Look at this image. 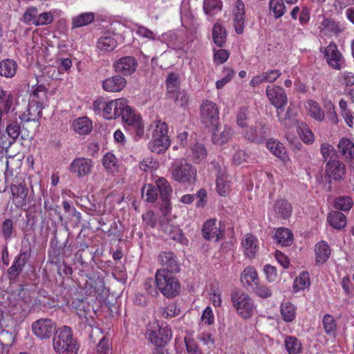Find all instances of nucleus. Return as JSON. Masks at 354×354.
<instances>
[{
	"label": "nucleus",
	"instance_id": "obj_1",
	"mask_svg": "<svg viewBox=\"0 0 354 354\" xmlns=\"http://www.w3.org/2000/svg\"><path fill=\"white\" fill-rule=\"evenodd\" d=\"M266 93L270 104L277 109L279 121L286 125V121L292 117V114L290 107L286 113H284L283 109L288 102V97L285 90L277 85H268L266 86Z\"/></svg>",
	"mask_w": 354,
	"mask_h": 354
},
{
	"label": "nucleus",
	"instance_id": "obj_2",
	"mask_svg": "<svg viewBox=\"0 0 354 354\" xmlns=\"http://www.w3.org/2000/svg\"><path fill=\"white\" fill-rule=\"evenodd\" d=\"M53 346L58 353L77 354L78 347L73 337L72 329L66 326L58 328L53 337Z\"/></svg>",
	"mask_w": 354,
	"mask_h": 354
},
{
	"label": "nucleus",
	"instance_id": "obj_3",
	"mask_svg": "<svg viewBox=\"0 0 354 354\" xmlns=\"http://www.w3.org/2000/svg\"><path fill=\"white\" fill-rule=\"evenodd\" d=\"M85 278L84 286L79 290L91 298L92 301L104 299V295L106 292L104 278L97 272L86 274Z\"/></svg>",
	"mask_w": 354,
	"mask_h": 354
},
{
	"label": "nucleus",
	"instance_id": "obj_4",
	"mask_svg": "<svg viewBox=\"0 0 354 354\" xmlns=\"http://www.w3.org/2000/svg\"><path fill=\"white\" fill-rule=\"evenodd\" d=\"M231 300L236 313L243 319L252 318L256 312L253 299L245 292L234 291L231 293Z\"/></svg>",
	"mask_w": 354,
	"mask_h": 354
},
{
	"label": "nucleus",
	"instance_id": "obj_5",
	"mask_svg": "<svg viewBox=\"0 0 354 354\" xmlns=\"http://www.w3.org/2000/svg\"><path fill=\"white\" fill-rule=\"evenodd\" d=\"M172 178L180 183L191 185L197 179V169L191 163L183 160L175 162L171 168Z\"/></svg>",
	"mask_w": 354,
	"mask_h": 354
},
{
	"label": "nucleus",
	"instance_id": "obj_6",
	"mask_svg": "<svg viewBox=\"0 0 354 354\" xmlns=\"http://www.w3.org/2000/svg\"><path fill=\"white\" fill-rule=\"evenodd\" d=\"M156 287L167 298L176 297L180 290V284L177 278L166 273L165 271H156Z\"/></svg>",
	"mask_w": 354,
	"mask_h": 354
},
{
	"label": "nucleus",
	"instance_id": "obj_7",
	"mask_svg": "<svg viewBox=\"0 0 354 354\" xmlns=\"http://www.w3.org/2000/svg\"><path fill=\"white\" fill-rule=\"evenodd\" d=\"M119 113L129 131L134 132L138 138L143 136L145 133L143 120L141 116L136 114L131 107L127 104L125 100H124V106Z\"/></svg>",
	"mask_w": 354,
	"mask_h": 354
},
{
	"label": "nucleus",
	"instance_id": "obj_8",
	"mask_svg": "<svg viewBox=\"0 0 354 354\" xmlns=\"http://www.w3.org/2000/svg\"><path fill=\"white\" fill-rule=\"evenodd\" d=\"M48 88L40 84L32 86L30 95L31 101L28 106V112L30 115L41 117L42 110L48 102Z\"/></svg>",
	"mask_w": 354,
	"mask_h": 354
},
{
	"label": "nucleus",
	"instance_id": "obj_9",
	"mask_svg": "<svg viewBox=\"0 0 354 354\" xmlns=\"http://www.w3.org/2000/svg\"><path fill=\"white\" fill-rule=\"evenodd\" d=\"M10 199L17 208L26 210L30 203L29 190L24 179L15 180L10 185Z\"/></svg>",
	"mask_w": 354,
	"mask_h": 354
},
{
	"label": "nucleus",
	"instance_id": "obj_10",
	"mask_svg": "<svg viewBox=\"0 0 354 354\" xmlns=\"http://www.w3.org/2000/svg\"><path fill=\"white\" fill-rule=\"evenodd\" d=\"M324 176L328 182L343 181L346 176V165L337 158H330L326 163Z\"/></svg>",
	"mask_w": 354,
	"mask_h": 354
},
{
	"label": "nucleus",
	"instance_id": "obj_11",
	"mask_svg": "<svg viewBox=\"0 0 354 354\" xmlns=\"http://www.w3.org/2000/svg\"><path fill=\"white\" fill-rule=\"evenodd\" d=\"M201 122L207 127H216L219 121V111L216 103L206 100L200 106Z\"/></svg>",
	"mask_w": 354,
	"mask_h": 354
},
{
	"label": "nucleus",
	"instance_id": "obj_12",
	"mask_svg": "<svg viewBox=\"0 0 354 354\" xmlns=\"http://www.w3.org/2000/svg\"><path fill=\"white\" fill-rule=\"evenodd\" d=\"M147 335L149 341L156 346H164L172 337L171 330L163 324H153L148 329Z\"/></svg>",
	"mask_w": 354,
	"mask_h": 354
},
{
	"label": "nucleus",
	"instance_id": "obj_13",
	"mask_svg": "<svg viewBox=\"0 0 354 354\" xmlns=\"http://www.w3.org/2000/svg\"><path fill=\"white\" fill-rule=\"evenodd\" d=\"M242 136L250 142L261 144L264 142L269 135V128L264 124L256 123L255 125L241 130Z\"/></svg>",
	"mask_w": 354,
	"mask_h": 354
},
{
	"label": "nucleus",
	"instance_id": "obj_14",
	"mask_svg": "<svg viewBox=\"0 0 354 354\" xmlns=\"http://www.w3.org/2000/svg\"><path fill=\"white\" fill-rule=\"evenodd\" d=\"M56 328V324L50 319L43 318L35 321L31 329L34 335L39 339L50 338Z\"/></svg>",
	"mask_w": 354,
	"mask_h": 354
},
{
	"label": "nucleus",
	"instance_id": "obj_15",
	"mask_svg": "<svg viewBox=\"0 0 354 354\" xmlns=\"http://www.w3.org/2000/svg\"><path fill=\"white\" fill-rule=\"evenodd\" d=\"M158 260L162 266V270L157 271H165L166 273H178L180 270V263L176 255L172 252H161Z\"/></svg>",
	"mask_w": 354,
	"mask_h": 354
},
{
	"label": "nucleus",
	"instance_id": "obj_16",
	"mask_svg": "<svg viewBox=\"0 0 354 354\" xmlns=\"http://www.w3.org/2000/svg\"><path fill=\"white\" fill-rule=\"evenodd\" d=\"M320 51L323 52L324 58L331 68L335 70L341 69L343 57L335 42H330L324 50L321 48Z\"/></svg>",
	"mask_w": 354,
	"mask_h": 354
},
{
	"label": "nucleus",
	"instance_id": "obj_17",
	"mask_svg": "<svg viewBox=\"0 0 354 354\" xmlns=\"http://www.w3.org/2000/svg\"><path fill=\"white\" fill-rule=\"evenodd\" d=\"M93 167V162L87 158H76L69 166L70 171L76 176L81 178L89 175Z\"/></svg>",
	"mask_w": 354,
	"mask_h": 354
},
{
	"label": "nucleus",
	"instance_id": "obj_18",
	"mask_svg": "<svg viewBox=\"0 0 354 354\" xmlns=\"http://www.w3.org/2000/svg\"><path fill=\"white\" fill-rule=\"evenodd\" d=\"M30 257V249L24 250L21 249L16 256L12 265L8 270V274L10 279H16L23 271L26 263Z\"/></svg>",
	"mask_w": 354,
	"mask_h": 354
},
{
	"label": "nucleus",
	"instance_id": "obj_19",
	"mask_svg": "<svg viewBox=\"0 0 354 354\" xmlns=\"http://www.w3.org/2000/svg\"><path fill=\"white\" fill-rule=\"evenodd\" d=\"M216 223L217 220L216 218L208 219L204 223L202 233L205 239L218 241L223 239L224 229H221V226L218 227ZM219 225H221V223H219Z\"/></svg>",
	"mask_w": 354,
	"mask_h": 354
},
{
	"label": "nucleus",
	"instance_id": "obj_20",
	"mask_svg": "<svg viewBox=\"0 0 354 354\" xmlns=\"http://www.w3.org/2000/svg\"><path fill=\"white\" fill-rule=\"evenodd\" d=\"M156 186L158 188L160 197L164 203V212L167 214L171 209L170 199L172 193V187L169 181L163 178H158L156 180Z\"/></svg>",
	"mask_w": 354,
	"mask_h": 354
},
{
	"label": "nucleus",
	"instance_id": "obj_21",
	"mask_svg": "<svg viewBox=\"0 0 354 354\" xmlns=\"http://www.w3.org/2000/svg\"><path fill=\"white\" fill-rule=\"evenodd\" d=\"M138 66L137 60L132 56H124L113 64L114 71L123 75H131Z\"/></svg>",
	"mask_w": 354,
	"mask_h": 354
},
{
	"label": "nucleus",
	"instance_id": "obj_22",
	"mask_svg": "<svg viewBox=\"0 0 354 354\" xmlns=\"http://www.w3.org/2000/svg\"><path fill=\"white\" fill-rule=\"evenodd\" d=\"M88 299L89 297L79 290L71 301V308L80 317H85L87 312L89 311V304L86 301Z\"/></svg>",
	"mask_w": 354,
	"mask_h": 354
},
{
	"label": "nucleus",
	"instance_id": "obj_23",
	"mask_svg": "<svg viewBox=\"0 0 354 354\" xmlns=\"http://www.w3.org/2000/svg\"><path fill=\"white\" fill-rule=\"evenodd\" d=\"M225 169L218 167L216 175V192L221 196H227L231 190V182Z\"/></svg>",
	"mask_w": 354,
	"mask_h": 354
},
{
	"label": "nucleus",
	"instance_id": "obj_24",
	"mask_svg": "<svg viewBox=\"0 0 354 354\" xmlns=\"http://www.w3.org/2000/svg\"><path fill=\"white\" fill-rule=\"evenodd\" d=\"M337 148L344 160L351 167H354V143L347 138H342Z\"/></svg>",
	"mask_w": 354,
	"mask_h": 354
},
{
	"label": "nucleus",
	"instance_id": "obj_25",
	"mask_svg": "<svg viewBox=\"0 0 354 354\" xmlns=\"http://www.w3.org/2000/svg\"><path fill=\"white\" fill-rule=\"evenodd\" d=\"M124 100L118 98L114 100L106 101L102 113L103 117L109 120L119 118L120 111L124 106Z\"/></svg>",
	"mask_w": 354,
	"mask_h": 354
},
{
	"label": "nucleus",
	"instance_id": "obj_26",
	"mask_svg": "<svg viewBox=\"0 0 354 354\" xmlns=\"http://www.w3.org/2000/svg\"><path fill=\"white\" fill-rule=\"evenodd\" d=\"M127 80L120 75H115L102 82V88L107 92H120L126 86Z\"/></svg>",
	"mask_w": 354,
	"mask_h": 354
},
{
	"label": "nucleus",
	"instance_id": "obj_27",
	"mask_svg": "<svg viewBox=\"0 0 354 354\" xmlns=\"http://www.w3.org/2000/svg\"><path fill=\"white\" fill-rule=\"evenodd\" d=\"M274 211L278 219L286 220L292 213L291 204L285 199H277L274 204Z\"/></svg>",
	"mask_w": 354,
	"mask_h": 354
},
{
	"label": "nucleus",
	"instance_id": "obj_28",
	"mask_svg": "<svg viewBox=\"0 0 354 354\" xmlns=\"http://www.w3.org/2000/svg\"><path fill=\"white\" fill-rule=\"evenodd\" d=\"M171 141L169 138L151 136V140L148 143V148L153 153L162 154L169 149Z\"/></svg>",
	"mask_w": 354,
	"mask_h": 354
},
{
	"label": "nucleus",
	"instance_id": "obj_29",
	"mask_svg": "<svg viewBox=\"0 0 354 354\" xmlns=\"http://www.w3.org/2000/svg\"><path fill=\"white\" fill-rule=\"evenodd\" d=\"M315 262L317 264H323L330 258L331 248L325 241H320L315 246Z\"/></svg>",
	"mask_w": 354,
	"mask_h": 354
},
{
	"label": "nucleus",
	"instance_id": "obj_30",
	"mask_svg": "<svg viewBox=\"0 0 354 354\" xmlns=\"http://www.w3.org/2000/svg\"><path fill=\"white\" fill-rule=\"evenodd\" d=\"M268 149L276 157L279 158L283 162L289 160L288 155L286 153L283 145L276 139H269L266 142Z\"/></svg>",
	"mask_w": 354,
	"mask_h": 354
},
{
	"label": "nucleus",
	"instance_id": "obj_31",
	"mask_svg": "<svg viewBox=\"0 0 354 354\" xmlns=\"http://www.w3.org/2000/svg\"><path fill=\"white\" fill-rule=\"evenodd\" d=\"M274 239L282 247L290 246L293 243V234L286 227H279L275 231Z\"/></svg>",
	"mask_w": 354,
	"mask_h": 354
},
{
	"label": "nucleus",
	"instance_id": "obj_32",
	"mask_svg": "<svg viewBox=\"0 0 354 354\" xmlns=\"http://www.w3.org/2000/svg\"><path fill=\"white\" fill-rule=\"evenodd\" d=\"M117 45L116 39L109 32H105L97 41V48L102 53L113 51Z\"/></svg>",
	"mask_w": 354,
	"mask_h": 354
},
{
	"label": "nucleus",
	"instance_id": "obj_33",
	"mask_svg": "<svg viewBox=\"0 0 354 354\" xmlns=\"http://www.w3.org/2000/svg\"><path fill=\"white\" fill-rule=\"evenodd\" d=\"M242 245L245 256L250 259H253L258 250L257 238L252 234H247L242 241Z\"/></svg>",
	"mask_w": 354,
	"mask_h": 354
},
{
	"label": "nucleus",
	"instance_id": "obj_34",
	"mask_svg": "<svg viewBox=\"0 0 354 354\" xmlns=\"http://www.w3.org/2000/svg\"><path fill=\"white\" fill-rule=\"evenodd\" d=\"M73 128L80 135H87L92 131L93 124L87 117H80L73 122Z\"/></svg>",
	"mask_w": 354,
	"mask_h": 354
},
{
	"label": "nucleus",
	"instance_id": "obj_35",
	"mask_svg": "<svg viewBox=\"0 0 354 354\" xmlns=\"http://www.w3.org/2000/svg\"><path fill=\"white\" fill-rule=\"evenodd\" d=\"M18 65L17 62L11 59H5L0 62V75L7 78L15 75Z\"/></svg>",
	"mask_w": 354,
	"mask_h": 354
},
{
	"label": "nucleus",
	"instance_id": "obj_36",
	"mask_svg": "<svg viewBox=\"0 0 354 354\" xmlns=\"http://www.w3.org/2000/svg\"><path fill=\"white\" fill-rule=\"evenodd\" d=\"M282 319L286 322H292L297 316V307L290 301H286L280 306Z\"/></svg>",
	"mask_w": 354,
	"mask_h": 354
},
{
	"label": "nucleus",
	"instance_id": "obj_37",
	"mask_svg": "<svg viewBox=\"0 0 354 354\" xmlns=\"http://www.w3.org/2000/svg\"><path fill=\"white\" fill-rule=\"evenodd\" d=\"M167 95L173 97L174 94L180 91L179 75L175 73H170L166 80Z\"/></svg>",
	"mask_w": 354,
	"mask_h": 354
},
{
	"label": "nucleus",
	"instance_id": "obj_38",
	"mask_svg": "<svg viewBox=\"0 0 354 354\" xmlns=\"http://www.w3.org/2000/svg\"><path fill=\"white\" fill-rule=\"evenodd\" d=\"M213 41L218 47H223L226 43L227 32L220 23H216L212 28Z\"/></svg>",
	"mask_w": 354,
	"mask_h": 354
},
{
	"label": "nucleus",
	"instance_id": "obj_39",
	"mask_svg": "<svg viewBox=\"0 0 354 354\" xmlns=\"http://www.w3.org/2000/svg\"><path fill=\"white\" fill-rule=\"evenodd\" d=\"M241 281L243 286H250L252 283L257 284L259 277L256 269L252 266H247L241 274Z\"/></svg>",
	"mask_w": 354,
	"mask_h": 354
},
{
	"label": "nucleus",
	"instance_id": "obj_40",
	"mask_svg": "<svg viewBox=\"0 0 354 354\" xmlns=\"http://www.w3.org/2000/svg\"><path fill=\"white\" fill-rule=\"evenodd\" d=\"M327 220L332 227L337 230L344 228L346 225V216L339 211H332L328 214Z\"/></svg>",
	"mask_w": 354,
	"mask_h": 354
},
{
	"label": "nucleus",
	"instance_id": "obj_41",
	"mask_svg": "<svg viewBox=\"0 0 354 354\" xmlns=\"http://www.w3.org/2000/svg\"><path fill=\"white\" fill-rule=\"evenodd\" d=\"M215 130L212 134V141L217 145L227 143L231 138L233 131L230 127H225L223 131H219L217 126L214 127Z\"/></svg>",
	"mask_w": 354,
	"mask_h": 354
},
{
	"label": "nucleus",
	"instance_id": "obj_42",
	"mask_svg": "<svg viewBox=\"0 0 354 354\" xmlns=\"http://www.w3.org/2000/svg\"><path fill=\"white\" fill-rule=\"evenodd\" d=\"M151 130V136H156L159 138H169L168 136V131L169 127L168 124L162 122L160 119L155 120L150 126Z\"/></svg>",
	"mask_w": 354,
	"mask_h": 354
},
{
	"label": "nucleus",
	"instance_id": "obj_43",
	"mask_svg": "<svg viewBox=\"0 0 354 354\" xmlns=\"http://www.w3.org/2000/svg\"><path fill=\"white\" fill-rule=\"evenodd\" d=\"M189 156L194 163L198 164L207 158V151L203 144L196 143L192 146Z\"/></svg>",
	"mask_w": 354,
	"mask_h": 354
},
{
	"label": "nucleus",
	"instance_id": "obj_44",
	"mask_svg": "<svg viewBox=\"0 0 354 354\" xmlns=\"http://www.w3.org/2000/svg\"><path fill=\"white\" fill-rule=\"evenodd\" d=\"M95 19L93 12L81 13L72 19V28H77L91 24Z\"/></svg>",
	"mask_w": 354,
	"mask_h": 354
},
{
	"label": "nucleus",
	"instance_id": "obj_45",
	"mask_svg": "<svg viewBox=\"0 0 354 354\" xmlns=\"http://www.w3.org/2000/svg\"><path fill=\"white\" fill-rule=\"evenodd\" d=\"M39 10L37 6H31L26 8L21 17V21L26 25L37 26L36 21L38 17Z\"/></svg>",
	"mask_w": 354,
	"mask_h": 354
},
{
	"label": "nucleus",
	"instance_id": "obj_46",
	"mask_svg": "<svg viewBox=\"0 0 354 354\" xmlns=\"http://www.w3.org/2000/svg\"><path fill=\"white\" fill-rule=\"evenodd\" d=\"M353 205V201L349 196H339L333 201V207L339 212H348Z\"/></svg>",
	"mask_w": 354,
	"mask_h": 354
},
{
	"label": "nucleus",
	"instance_id": "obj_47",
	"mask_svg": "<svg viewBox=\"0 0 354 354\" xmlns=\"http://www.w3.org/2000/svg\"><path fill=\"white\" fill-rule=\"evenodd\" d=\"M339 106L340 114L344 118L345 122L352 128L354 125V112L348 108L347 102L344 99L339 100Z\"/></svg>",
	"mask_w": 354,
	"mask_h": 354
},
{
	"label": "nucleus",
	"instance_id": "obj_48",
	"mask_svg": "<svg viewBox=\"0 0 354 354\" xmlns=\"http://www.w3.org/2000/svg\"><path fill=\"white\" fill-rule=\"evenodd\" d=\"M306 107L308 110L310 115L315 120L322 122L324 120L325 115L324 111L322 110L319 104L312 100L307 102Z\"/></svg>",
	"mask_w": 354,
	"mask_h": 354
},
{
	"label": "nucleus",
	"instance_id": "obj_49",
	"mask_svg": "<svg viewBox=\"0 0 354 354\" xmlns=\"http://www.w3.org/2000/svg\"><path fill=\"white\" fill-rule=\"evenodd\" d=\"M310 275L306 271L301 272L294 281L293 289L295 292L303 290L310 286Z\"/></svg>",
	"mask_w": 354,
	"mask_h": 354
},
{
	"label": "nucleus",
	"instance_id": "obj_50",
	"mask_svg": "<svg viewBox=\"0 0 354 354\" xmlns=\"http://www.w3.org/2000/svg\"><path fill=\"white\" fill-rule=\"evenodd\" d=\"M142 197L148 203H153L158 198L156 186L152 184H145L141 190Z\"/></svg>",
	"mask_w": 354,
	"mask_h": 354
},
{
	"label": "nucleus",
	"instance_id": "obj_51",
	"mask_svg": "<svg viewBox=\"0 0 354 354\" xmlns=\"http://www.w3.org/2000/svg\"><path fill=\"white\" fill-rule=\"evenodd\" d=\"M249 111L245 106L241 107L236 115V124L242 129H245L248 127L249 124Z\"/></svg>",
	"mask_w": 354,
	"mask_h": 354
},
{
	"label": "nucleus",
	"instance_id": "obj_52",
	"mask_svg": "<svg viewBox=\"0 0 354 354\" xmlns=\"http://www.w3.org/2000/svg\"><path fill=\"white\" fill-rule=\"evenodd\" d=\"M222 9V3L219 0H204L203 10L209 15L214 16Z\"/></svg>",
	"mask_w": 354,
	"mask_h": 354
},
{
	"label": "nucleus",
	"instance_id": "obj_53",
	"mask_svg": "<svg viewBox=\"0 0 354 354\" xmlns=\"http://www.w3.org/2000/svg\"><path fill=\"white\" fill-rule=\"evenodd\" d=\"M285 346L289 354H298L301 351V344L294 336H288L285 339Z\"/></svg>",
	"mask_w": 354,
	"mask_h": 354
},
{
	"label": "nucleus",
	"instance_id": "obj_54",
	"mask_svg": "<svg viewBox=\"0 0 354 354\" xmlns=\"http://www.w3.org/2000/svg\"><path fill=\"white\" fill-rule=\"evenodd\" d=\"M102 163L107 171L111 173L118 171V159L113 153H106L103 157Z\"/></svg>",
	"mask_w": 354,
	"mask_h": 354
},
{
	"label": "nucleus",
	"instance_id": "obj_55",
	"mask_svg": "<svg viewBox=\"0 0 354 354\" xmlns=\"http://www.w3.org/2000/svg\"><path fill=\"white\" fill-rule=\"evenodd\" d=\"M269 8L276 19L281 17L286 13L284 0H270Z\"/></svg>",
	"mask_w": 354,
	"mask_h": 354
},
{
	"label": "nucleus",
	"instance_id": "obj_56",
	"mask_svg": "<svg viewBox=\"0 0 354 354\" xmlns=\"http://www.w3.org/2000/svg\"><path fill=\"white\" fill-rule=\"evenodd\" d=\"M322 324L325 333L328 335H334L337 330V324L334 317L329 314H326L322 319Z\"/></svg>",
	"mask_w": 354,
	"mask_h": 354
},
{
	"label": "nucleus",
	"instance_id": "obj_57",
	"mask_svg": "<svg viewBox=\"0 0 354 354\" xmlns=\"http://www.w3.org/2000/svg\"><path fill=\"white\" fill-rule=\"evenodd\" d=\"M235 75L234 71L230 67H225L223 70V77L216 82V87L217 89H221L225 84L229 83Z\"/></svg>",
	"mask_w": 354,
	"mask_h": 354
},
{
	"label": "nucleus",
	"instance_id": "obj_58",
	"mask_svg": "<svg viewBox=\"0 0 354 354\" xmlns=\"http://www.w3.org/2000/svg\"><path fill=\"white\" fill-rule=\"evenodd\" d=\"M14 232V222L11 218H6L1 224L2 236L6 241H10Z\"/></svg>",
	"mask_w": 354,
	"mask_h": 354
},
{
	"label": "nucleus",
	"instance_id": "obj_59",
	"mask_svg": "<svg viewBox=\"0 0 354 354\" xmlns=\"http://www.w3.org/2000/svg\"><path fill=\"white\" fill-rule=\"evenodd\" d=\"M13 97L10 93H8L3 90L0 91V104L2 106L3 113H8L12 104Z\"/></svg>",
	"mask_w": 354,
	"mask_h": 354
},
{
	"label": "nucleus",
	"instance_id": "obj_60",
	"mask_svg": "<svg viewBox=\"0 0 354 354\" xmlns=\"http://www.w3.org/2000/svg\"><path fill=\"white\" fill-rule=\"evenodd\" d=\"M54 21V15L52 11H46L38 13L36 26H44L50 25Z\"/></svg>",
	"mask_w": 354,
	"mask_h": 354
},
{
	"label": "nucleus",
	"instance_id": "obj_61",
	"mask_svg": "<svg viewBox=\"0 0 354 354\" xmlns=\"http://www.w3.org/2000/svg\"><path fill=\"white\" fill-rule=\"evenodd\" d=\"M322 26L324 29H326L327 30L336 35L340 33L342 31V28H341L339 24L330 18L324 19L322 22Z\"/></svg>",
	"mask_w": 354,
	"mask_h": 354
},
{
	"label": "nucleus",
	"instance_id": "obj_62",
	"mask_svg": "<svg viewBox=\"0 0 354 354\" xmlns=\"http://www.w3.org/2000/svg\"><path fill=\"white\" fill-rule=\"evenodd\" d=\"M184 342L188 354H202L201 350L194 338L185 337Z\"/></svg>",
	"mask_w": 354,
	"mask_h": 354
},
{
	"label": "nucleus",
	"instance_id": "obj_63",
	"mask_svg": "<svg viewBox=\"0 0 354 354\" xmlns=\"http://www.w3.org/2000/svg\"><path fill=\"white\" fill-rule=\"evenodd\" d=\"M6 132L8 136L12 139L10 143L14 142L19 136L21 133L20 124L17 122L9 124L6 127Z\"/></svg>",
	"mask_w": 354,
	"mask_h": 354
},
{
	"label": "nucleus",
	"instance_id": "obj_64",
	"mask_svg": "<svg viewBox=\"0 0 354 354\" xmlns=\"http://www.w3.org/2000/svg\"><path fill=\"white\" fill-rule=\"evenodd\" d=\"M298 133L301 140L307 144H311L314 141V134L312 131L306 126L299 127Z\"/></svg>",
	"mask_w": 354,
	"mask_h": 354
}]
</instances>
